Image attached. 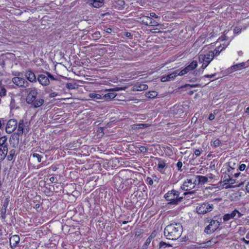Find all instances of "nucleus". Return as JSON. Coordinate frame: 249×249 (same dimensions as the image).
Instances as JSON below:
<instances>
[{"label":"nucleus","instance_id":"obj_29","mask_svg":"<svg viewBox=\"0 0 249 249\" xmlns=\"http://www.w3.org/2000/svg\"><path fill=\"white\" fill-rule=\"evenodd\" d=\"M7 138L6 136H2L0 137V147L6 143Z\"/></svg>","mask_w":249,"mask_h":249},{"label":"nucleus","instance_id":"obj_36","mask_svg":"<svg viewBox=\"0 0 249 249\" xmlns=\"http://www.w3.org/2000/svg\"><path fill=\"white\" fill-rule=\"evenodd\" d=\"M0 212V217H1V218L2 219H4L5 218V213L6 212V209L1 208Z\"/></svg>","mask_w":249,"mask_h":249},{"label":"nucleus","instance_id":"obj_35","mask_svg":"<svg viewBox=\"0 0 249 249\" xmlns=\"http://www.w3.org/2000/svg\"><path fill=\"white\" fill-rule=\"evenodd\" d=\"M189 66L192 70L195 69L197 66V62L196 60L193 61Z\"/></svg>","mask_w":249,"mask_h":249},{"label":"nucleus","instance_id":"obj_49","mask_svg":"<svg viewBox=\"0 0 249 249\" xmlns=\"http://www.w3.org/2000/svg\"><path fill=\"white\" fill-rule=\"evenodd\" d=\"M246 165L245 164H242L239 167V169L240 171H244L246 168Z\"/></svg>","mask_w":249,"mask_h":249},{"label":"nucleus","instance_id":"obj_51","mask_svg":"<svg viewBox=\"0 0 249 249\" xmlns=\"http://www.w3.org/2000/svg\"><path fill=\"white\" fill-rule=\"evenodd\" d=\"M140 150L142 152H146L147 151V148L144 147V146H141L140 147Z\"/></svg>","mask_w":249,"mask_h":249},{"label":"nucleus","instance_id":"obj_61","mask_svg":"<svg viewBox=\"0 0 249 249\" xmlns=\"http://www.w3.org/2000/svg\"><path fill=\"white\" fill-rule=\"evenodd\" d=\"M185 69L187 71V72H188L190 71L193 70L192 68L188 65L185 68Z\"/></svg>","mask_w":249,"mask_h":249},{"label":"nucleus","instance_id":"obj_26","mask_svg":"<svg viewBox=\"0 0 249 249\" xmlns=\"http://www.w3.org/2000/svg\"><path fill=\"white\" fill-rule=\"evenodd\" d=\"M171 245L167 244L166 243L161 241L159 244L160 249H166L167 247H171Z\"/></svg>","mask_w":249,"mask_h":249},{"label":"nucleus","instance_id":"obj_39","mask_svg":"<svg viewBox=\"0 0 249 249\" xmlns=\"http://www.w3.org/2000/svg\"><path fill=\"white\" fill-rule=\"evenodd\" d=\"M7 153L2 150V148H0V156H1V159L3 160L6 156Z\"/></svg>","mask_w":249,"mask_h":249},{"label":"nucleus","instance_id":"obj_57","mask_svg":"<svg viewBox=\"0 0 249 249\" xmlns=\"http://www.w3.org/2000/svg\"><path fill=\"white\" fill-rule=\"evenodd\" d=\"M214 115L213 113H211L209 115V119L211 121L213 120L214 119Z\"/></svg>","mask_w":249,"mask_h":249},{"label":"nucleus","instance_id":"obj_7","mask_svg":"<svg viewBox=\"0 0 249 249\" xmlns=\"http://www.w3.org/2000/svg\"><path fill=\"white\" fill-rule=\"evenodd\" d=\"M214 56V53L213 51H209L206 54H200L199 55V62H204L209 64L213 59Z\"/></svg>","mask_w":249,"mask_h":249},{"label":"nucleus","instance_id":"obj_3","mask_svg":"<svg viewBox=\"0 0 249 249\" xmlns=\"http://www.w3.org/2000/svg\"><path fill=\"white\" fill-rule=\"evenodd\" d=\"M20 72H17L15 74L16 76L12 78L13 83L19 87L26 88L28 87L29 83L24 78L20 77Z\"/></svg>","mask_w":249,"mask_h":249},{"label":"nucleus","instance_id":"obj_21","mask_svg":"<svg viewBox=\"0 0 249 249\" xmlns=\"http://www.w3.org/2000/svg\"><path fill=\"white\" fill-rule=\"evenodd\" d=\"M25 124L23 120H20L18 126V133L21 136L24 132Z\"/></svg>","mask_w":249,"mask_h":249},{"label":"nucleus","instance_id":"obj_16","mask_svg":"<svg viewBox=\"0 0 249 249\" xmlns=\"http://www.w3.org/2000/svg\"><path fill=\"white\" fill-rule=\"evenodd\" d=\"M44 103V100L41 98H35V100L33 101V103H28L31 104L34 108H37L42 106Z\"/></svg>","mask_w":249,"mask_h":249},{"label":"nucleus","instance_id":"obj_62","mask_svg":"<svg viewBox=\"0 0 249 249\" xmlns=\"http://www.w3.org/2000/svg\"><path fill=\"white\" fill-rule=\"evenodd\" d=\"M55 178L54 177H52L50 178V180L52 182H55Z\"/></svg>","mask_w":249,"mask_h":249},{"label":"nucleus","instance_id":"obj_47","mask_svg":"<svg viewBox=\"0 0 249 249\" xmlns=\"http://www.w3.org/2000/svg\"><path fill=\"white\" fill-rule=\"evenodd\" d=\"M177 167L178 168V170H181V168L182 166V162L180 161H178L177 162Z\"/></svg>","mask_w":249,"mask_h":249},{"label":"nucleus","instance_id":"obj_23","mask_svg":"<svg viewBox=\"0 0 249 249\" xmlns=\"http://www.w3.org/2000/svg\"><path fill=\"white\" fill-rule=\"evenodd\" d=\"M116 95L117 94L115 92H109L104 95L103 94V100H111L114 98Z\"/></svg>","mask_w":249,"mask_h":249},{"label":"nucleus","instance_id":"obj_38","mask_svg":"<svg viewBox=\"0 0 249 249\" xmlns=\"http://www.w3.org/2000/svg\"><path fill=\"white\" fill-rule=\"evenodd\" d=\"M92 36L93 38L96 40L99 39L101 37L100 33L99 32H95L94 34L92 35Z\"/></svg>","mask_w":249,"mask_h":249},{"label":"nucleus","instance_id":"obj_44","mask_svg":"<svg viewBox=\"0 0 249 249\" xmlns=\"http://www.w3.org/2000/svg\"><path fill=\"white\" fill-rule=\"evenodd\" d=\"M1 147H1L2 148V150L3 151H4V152H6V153H8V144H7V143H6V144L3 145Z\"/></svg>","mask_w":249,"mask_h":249},{"label":"nucleus","instance_id":"obj_63","mask_svg":"<svg viewBox=\"0 0 249 249\" xmlns=\"http://www.w3.org/2000/svg\"><path fill=\"white\" fill-rule=\"evenodd\" d=\"M246 188L247 191L249 193V183L246 185Z\"/></svg>","mask_w":249,"mask_h":249},{"label":"nucleus","instance_id":"obj_15","mask_svg":"<svg viewBox=\"0 0 249 249\" xmlns=\"http://www.w3.org/2000/svg\"><path fill=\"white\" fill-rule=\"evenodd\" d=\"M148 87L146 84L138 82L134 86L133 89L136 91H142L147 89Z\"/></svg>","mask_w":249,"mask_h":249},{"label":"nucleus","instance_id":"obj_28","mask_svg":"<svg viewBox=\"0 0 249 249\" xmlns=\"http://www.w3.org/2000/svg\"><path fill=\"white\" fill-rule=\"evenodd\" d=\"M228 178H226L224 182H225V184H226L228 183H229L231 184H233L235 183V180L234 179H232L229 176H228Z\"/></svg>","mask_w":249,"mask_h":249},{"label":"nucleus","instance_id":"obj_37","mask_svg":"<svg viewBox=\"0 0 249 249\" xmlns=\"http://www.w3.org/2000/svg\"><path fill=\"white\" fill-rule=\"evenodd\" d=\"M45 73L46 74L48 75L49 79H50L51 80L56 81L57 80L56 78L54 77V76L51 74L50 72L48 71H45Z\"/></svg>","mask_w":249,"mask_h":249},{"label":"nucleus","instance_id":"obj_9","mask_svg":"<svg viewBox=\"0 0 249 249\" xmlns=\"http://www.w3.org/2000/svg\"><path fill=\"white\" fill-rule=\"evenodd\" d=\"M195 180V176L193 177L192 178L187 179L186 181H185L182 186H181V188L184 190H189L192 188H194L195 186V185L196 184V182L194 181Z\"/></svg>","mask_w":249,"mask_h":249},{"label":"nucleus","instance_id":"obj_2","mask_svg":"<svg viewBox=\"0 0 249 249\" xmlns=\"http://www.w3.org/2000/svg\"><path fill=\"white\" fill-rule=\"evenodd\" d=\"M179 192L175 190L169 191L165 195L164 197L166 200L169 201V204L172 205H177L179 202H181L182 197H179Z\"/></svg>","mask_w":249,"mask_h":249},{"label":"nucleus","instance_id":"obj_60","mask_svg":"<svg viewBox=\"0 0 249 249\" xmlns=\"http://www.w3.org/2000/svg\"><path fill=\"white\" fill-rule=\"evenodd\" d=\"M237 216L236 218H235V219H237V218H240L243 215V214L240 213L238 211V213H237Z\"/></svg>","mask_w":249,"mask_h":249},{"label":"nucleus","instance_id":"obj_19","mask_svg":"<svg viewBox=\"0 0 249 249\" xmlns=\"http://www.w3.org/2000/svg\"><path fill=\"white\" fill-rule=\"evenodd\" d=\"M139 21L146 26H150V20H151V17L148 16H143L139 18Z\"/></svg>","mask_w":249,"mask_h":249},{"label":"nucleus","instance_id":"obj_4","mask_svg":"<svg viewBox=\"0 0 249 249\" xmlns=\"http://www.w3.org/2000/svg\"><path fill=\"white\" fill-rule=\"evenodd\" d=\"M213 205L208 203H204L196 207V210L199 214H204L212 211Z\"/></svg>","mask_w":249,"mask_h":249},{"label":"nucleus","instance_id":"obj_56","mask_svg":"<svg viewBox=\"0 0 249 249\" xmlns=\"http://www.w3.org/2000/svg\"><path fill=\"white\" fill-rule=\"evenodd\" d=\"M216 75V73H214L213 74L209 75L207 74L204 75V77H207V78H213Z\"/></svg>","mask_w":249,"mask_h":249},{"label":"nucleus","instance_id":"obj_46","mask_svg":"<svg viewBox=\"0 0 249 249\" xmlns=\"http://www.w3.org/2000/svg\"><path fill=\"white\" fill-rule=\"evenodd\" d=\"M242 65L241 64H236V65H234L233 66H232L231 68L232 69H238L240 67H241Z\"/></svg>","mask_w":249,"mask_h":249},{"label":"nucleus","instance_id":"obj_48","mask_svg":"<svg viewBox=\"0 0 249 249\" xmlns=\"http://www.w3.org/2000/svg\"><path fill=\"white\" fill-rule=\"evenodd\" d=\"M194 153L196 157L199 156L201 154V151L199 149H196L194 151Z\"/></svg>","mask_w":249,"mask_h":249},{"label":"nucleus","instance_id":"obj_58","mask_svg":"<svg viewBox=\"0 0 249 249\" xmlns=\"http://www.w3.org/2000/svg\"><path fill=\"white\" fill-rule=\"evenodd\" d=\"M175 73H176V74H177V76L178 75L182 76V75H184V73H183V71H182V70L181 71H180L179 72H178V71H175Z\"/></svg>","mask_w":249,"mask_h":249},{"label":"nucleus","instance_id":"obj_17","mask_svg":"<svg viewBox=\"0 0 249 249\" xmlns=\"http://www.w3.org/2000/svg\"><path fill=\"white\" fill-rule=\"evenodd\" d=\"M89 2L94 7L99 8L104 5V0H89Z\"/></svg>","mask_w":249,"mask_h":249},{"label":"nucleus","instance_id":"obj_12","mask_svg":"<svg viewBox=\"0 0 249 249\" xmlns=\"http://www.w3.org/2000/svg\"><path fill=\"white\" fill-rule=\"evenodd\" d=\"M20 241V237L18 235H14L10 238V245L12 249H14L18 246Z\"/></svg>","mask_w":249,"mask_h":249},{"label":"nucleus","instance_id":"obj_31","mask_svg":"<svg viewBox=\"0 0 249 249\" xmlns=\"http://www.w3.org/2000/svg\"><path fill=\"white\" fill-rule=\"evenodd\" d=\"M31 156H32L33 158H36L38 162H40L41 161L42 156L40 155L37 153H33Z\"/></svg>","mask_w":249,"mask_h":249},{"label":"nucleus","instance_id":"obj_27","mask_svg":"<svg viewBox=\"0 0 249 249\" xmlns=\"http://www.w3.org/2000/svg\"><path fill=\"white\" fill-rule=\"evenodd\" d=\"M166 163L163 160H160L158 163V170L161 172L162 170L165 167Z\"/></svg>","mask_w":249,"mask_h":249},{"label":"nucleus","instance_id":"obj_45","mask_svg":"<svg viewBox=\"0 0 249 249\" xmlns=\"http://www.w3.org/2000/svg\"><path fill=\"white\" fill-rule=\"evenodd\" d=\"M146 181L147 183L150 185H152L153 184V181L151 178H147Z\"/></svg>","mask_w":249,"mask_h":249},{"label":"nucleus","instance_id":"obj_5","mask_svg":"<svg viewBox=\"0 0 249 249\" xmlns=\"http://www.w3.org/2000/svg\"><path fill=\"white\" fill-rule=\"evenodd\" d=\"M26 92L28 93L26 97V102L27 103H33V101L35 100L37 95V89L36 87H32L25 89Z\"/></svg>","mask_w":249,"mask_h":249},{"label":"nucleus","instance_id":"obj_1","mask_svg":"<svg viewBox=\"0 0 249 249\" xmlns=\"http://www.w3.org/2000/svg\"><path fill=\"white\" fill-rule=\"evenodd\" d=\"M182 232V226L180 223H173L164 229V235L169 240H176L179 238Z\"/></svg>","mask_w":249,"mask_h":249},{"label":"nucleus","instance_id":"obj_6","mask_svg":"<svg viewBox=\"0 0 249 249\" xmlns=\"http://www.w3.org/2000/svg\"><path fill=\"white\" fill-rule=\"evenodd\" d=\"M220 225V222L217 220H212L210 224L205 229V232L207 234H211L215 231Z\"/></svg>","mask_w":249,"mask_h":249},{"label":"nucleus","instance_id":"obj_53","mask_svg":"<svg viewBox=\"0 0 249 249\" xmlns=\"http://www.w3.org/2000/svg\"><path fill=\"white\" fill-rule=\"evenodd\" d=\"M200 62L203 63L202 65L201 66V68L203 69H205L207 67V66L209 65V64H207V63L204 62Z\"/></svg>","mask_w":249,"mask_h":249},{"label":"nucleus","instance_id":"obj_41","mask_svg":"<svg viewBox=\"0 0 249 249\" xmlns=\"http://www.w3.org/2000/svg\"><path fill=\"white\" fill-rule=\"evenodd\" d=\"M220 143H221L220 140H219L218 139H217L213 141V146L214 147H217V146H219Z\"/></svg>","mask_w":249,"mask_h":249},{"label":"nucleus","instance_id":"obj_14","mask_svg":"<svg viewBox=\"0 0 249 249\" xmlns=\"http://www.w3.org/2000/svg\"><path fill=\"white\" fill-rule=\"evenodd\" d=\"M208 178L207 177L202 176H195V182L196 183L204 184L205 183L208 182Z\"/></svg>","mask_w":249,"mask_h":249},{"label":"nucleus","instance_id":"obj_52","mask_svg":"<svg viewBox=\"0 0 249 249\" xmlns=\"http://www.w3.org/2000/svg\"><path fill=\"white\" fill-rule=\"evenodd\" d=\"M161 81L162 82H166V81H168V80L167 79V76H163L161 77Z\"/></svg>","mask_w":249,"mask_h":249},{"label":"nucleus","instance_id":"obj_32","mask_svg":"<svg viewBox=\"0 0 249 249\" xmlns=\"http://www.w3.org/2000/svg\"><path fill=\"white\" fill-rule=\"evenodd\" d=\"M166 76H167L168 81H171V80H174V78L177 76V74H176V73H175V72H174L170 73Z\"/></svg>","mask_w":249,"mask_h":249},{"label":"nucleus","instance_id":"obj_10","mask_svg":"<svg viewBox=\"0 0 249 249\" xmlns=\"http://www.w3.org/2000/svg\"><path fill=\"white\" fill-rule=\"evenodd\" d=\"M37 80L39 84L43 86H48L50 83V79L48 78V75L46 74L45 72L43 74H39L37 76Z\"/></svg>","mask_w":249,"mask_h":249},{"label":"nucleus","instance_id":"obj_40","mask_svg":"<svg viewBox=\"0 0 249 249\" xmlns=\"http://www.w3.org/2000/svg\"><path fill=\"white\" fill-rule=\"evenodd\" d=\"M124 89L123 88L116 87V88H115L113 89H106L105 91H119L120 90H123Z\"/></svg>","mask_w":249,"mask_h":249},{"label":"nucleus","instance_id":"obj_42","mask_svg":"<svg viewBox=\"0 0 249 249\" xmlns=\"http://www.w3.org/2000/svg\"><path fill=\"white\" fill-rule=\"evenodd\" d=\"M150 26H157L159 25L158 22L156 20H154L152 18H151V20H150Z\"/></svg>","mask_w":249,"mask_h":249},{"label":"nucleus","instance_id":"obj_22","mask_svg":"<svg viewBox=\"0 0 249 249\" xmlns=\"http://www.w3.org/2000/svg\"><path fill=\"white\" fill-rule=\"evenodd\" d=\"M89 97L93 99L95 101H97V100H103L104 97L103 95L97 94L95 93H90L89 95Z\"/></svg>","mask_w":249,"mask_h":249},{"label":"nucleus","instance_id":"obj_30","mask_svg":"<svg viewBox=\"0 0 249 249\" xmlns=\"http://www.w3.org/2000/svg\"><path fill=\"white\" fill-rule=\"evenodd\" d=\"M15 153V150L12 149L10 151V154L7 156V160L9 161L12 160L13 158Z\"/></svg>","mask_w":249,"mask_h":249},{"label":"nucleus","instance_id":"obj_64","mask_svg":"<svg viewBox=\"0 0 249 249\" xmlns=\"http://www.w3.org/2000/svg\"><path fill=\"white\" fill-rule=\"evenodd\" d=\"M111 28H107L106 30V32H107V33H110L111 32Z\"/></svg>","mask_w":249,"mask_h":249},{"label":"nucleus","instance_id":"obj_8","mask_svg":"<svg viewBox=\"0 0 249 249\" xmlns=\"http://www.w3.org/2000/svg\"><path fill=\"white\" fill-rule=\"evenodd\" d=\"M17 121L15 119H10L8 121L6 126V132L10 134L13 132L16 128L17 127Z\"/></svg>","mask_w":249,"mask_h":249},{"label":"nucleus","instance_id":"obj_59","mask_svg":"<svg viewBox=\"0 0 249 249\" xmlns=\"http://www.w3.org/2000/svg\"><path fill=\"white\" fill-rule=\"evenodd\" d=\"M156 236V234L154 232H152V234L149 236L148 238H151V240L152 239Z\"/></svg>","mask_w":249,"mask_h":249},{"label":"nucleus","instance_id":"obj_11","mask_svg":"<svg viewBox=\"0 0 249 249\" xmlns=\"http://www.w3.org/2000/svg\"><path fill=\"white\" fill-rule=\"evenodd\" d=\"M19 136L20 135L17 133H15L10 136L9 142L13 148H16L18 146L19 142Z\"/></svg>","mask_w":249,"mask_h":249},{"label":"nucleus","instance_id":"obj_54","mask_svg":"<svg viewBox=\"0 0 249 249\" xmlns=\"http://www.w3.org/2000/svg\"><path fill=\"white\" fill-rule=\"evenodd\" d=\"M57 95V93L55 92H53L50 93L49 96L51 98H53V97L56 96Z\"/></svg>","mask_w":249,"mask_h":249},{"label":"nucleus","instance_id":"obj_18","mask_svg":"<svg viewBox=\"0 0 249 249\" xmlns=\"http://www.w3.org/2000/svg\"><path fill=\"white\" fill-rule=\"evenodd\" d=\"M217 241L216 239L213 238L207 242L202 243L200 245L202 248H208L213 246L217 243Z\"/></svg>","mask_w":249,"mask_h":249},{"label":"nucleus","instance_id":"obj_50","mask_svg":"<svg viewBox=\"0 0 249 249\" xmlns=\"http://www.w3.org/2000/svg\"><path fill=\"white\" fill-rule=\"evenodd\" d=\"M5 93H6V90L4 89H1L0 91V96H4L5 95Z\"/></svg>","mask_w":249,"mask_h":249},{"label":"nucleus","instance_id":"obj_24","mask_svg":"<svg viewBox=\"0 0 249 249\" xmlns=\"http://www.w3.org/2000/svg\"><path fill=\"white\" fill-rule=\"evenodd\" d=\"M158 95V93L155 91H151L146 92L145 96L150 98H154Z\"/></svg>","mask_w":249,"mask_h":249},{"label":"nucleus","instance_id":"obj_33","mask_svg":"<svg viewBox=\"0 0 249 249\" xmlns=\"http://www.w3.org/2000/svg\"><path fill=\"white\" fill-rule=\"evenodd\" d=\"M151 241L152 240H151V238H148L142 246L143 249H146L147 248V247L149 245Z\"/></svg>","mask_w":249,"mask_h":249},{"label":"nucleus","instance_id":"obj_25","mask_svg":"<svg viewBox=\"0 0 249 249\" xmlns=\"http://www.w3.org/2000/svg\"><path fill=\"white\" fill-rule=\"evenodd\" d=\"M226 47V46H224L222 47L221 46H219L218 47H216L214 50L213 51L214 53V55L217 56L220 53L224 50Z\"/></svg>","mask_w":249,"mask_h":249},{"label":"nucleus","instance_id":"obj_20","mask_svg":"<svg viewBox=\"0 0 249 249\" xmlns=\"http://www.w3.org/2000/svg\"><path fill=\"white\" fill-rule=\"evenodd\" d=\"M237 213H238V211L235 209L231 213H227L225 214L223 216V220L224 221H228L230 219L235 218L237 214Z\"/></svg>","mask_w":249,"mask_h":249},{"label":"nucleus","instance_id":"obj_43","mask_svg":"<svg viewBox=\"0 0 249 249\" xmlns=\"http://www.w3.org/2000/svg\"><path fill=\"white\" fill-rule=\"evenodd\" d=\"M8 203H9L8 199V198H6L4 200V202H3V204L2 205V206L1 208L6 209V208H7V207L8 206Z\"/></svg>","mask_w":249,"mask_h":249},{"label":"nucleus","instance_id":"obj_34","mask_svg":"<svg viewBox=\"0 0 249 249\" xmlns=\"http://www.w3.org/2000/svg\"><path fill=\"white\" fill-rule=\"evenodd\" d=\"M75 84H72V83H67L66 84V88H68L69 89H75Z\"/></svg>","mask_w":249,"mask_h":249},{"label":"nucleus","instance_id":"obj_55","mask_svg":"<svg viewBox=\"0 0 249 249\" xmlns=\"http://www.w3.org/2000/svg\"><path fill=\"white\" fill-rule=\"evenodd\" d=\"M150 17H151V18H152V17H153V18H159V17L155 13H153V12L151 13L150 14Z\"/></svg>","mask_w":249,"mask_h":249},{"label":"nucleus","instance_id":"obj_13","mask_svg":"<svg viewBox=\"0 0 249 249\" xmlns=\"http://www.w3.org/2000/svg\"><path fill=\"white\" fill-rule=\"evenodd\" d=\"M25 76L29 81L32 83H35L37 81L35 74L31 70H28L25 72Z\"/></svg>","mask_w":249,"mask_h":249}]
</instances>
